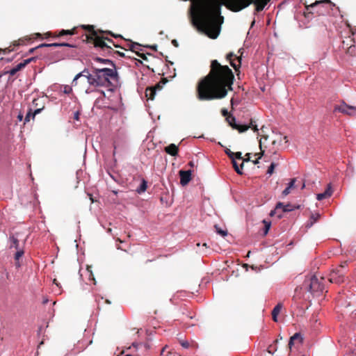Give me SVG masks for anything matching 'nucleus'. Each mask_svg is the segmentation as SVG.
I'll return each mask as SVG.
<instances>
[{
  "label": "nucleus",
  "instance_id": "6ab92c4d",
  "mask_svg": "<svg viewBox=\"0 0 356 356\" xmlns=\"http://www.w3.org/2000/svg\"><path fill=\"white\" fill-rule=\"evenodd\" d=\"M26 63H20L17 64L15 67L10 69L9 71L6 72V73L9 74L11 76H14L17 72L20 71L22 69L25 67Z\"/></svg>",
  "mask_w": 356,
  "mask_h": 356
},
{
  "label": "nucleus",
  "instance_id": "a18cd8bd",
  "mask_svg": "<svg viewBox=\"0 0 356 356\" xmlns=\"http://www.w3.org/2000/svg\"><path fill=\"white\" fill-rule=\"evenodd\" d=\"M60 52V51H56L53 54L51 58V62L52 63H54L53 61L54 59L56 58L58 56H59L60 54H58V53Z\"/></svg>",
  "mask_w": 356,
  "mask_h": 356
},
{
  "label": "nucleus",
  "instance_id": "9d476101",
  "mask_svg": "<svg viewBox=\"0 0 356 356\" xmlns=\"http://www.w3.org/2000/svg\"><path fill=\"white\" fill-rule=\"evenodd\" d=\"M334 111H338L349 115H353V111H356V107L347 105L344 102L341 104L334 106Z\"/></svg>",
  "mask_w": 356,
  "mask_h": 356
},
{
  "label": "nucleus",
  "instance_id": "de8ad7c7",
  "mask_svg": "<svg viewBox=\"0 0 356 356\" xmlns=\"http://www.w3.org/2000/svg\"><path fill=\"white\" fill-rule=\"evenodd\" d=\"M280 340H282V337L281 334H279L277 339L274 341V344L277 346Z\"/></svg>",
  "mask_w": 356,
  "mask_h": 356
},
{
  "label": "nucleus",
  "instance_id": "79ce46f5",
  "mask_svg": "<svg viewBox=\"0 0 356 356\" xmlns=\"http://www.w3.org/2000/svg\"><path fill=\"white\" fill-rule=\"evenodd\" d=\"M226 154L230 158L232 159V160H233V159H235L234 157V154L235 153L232 152L229 149H226L225 150Z\"/></svg>",
  "mask_w": 356,
  "mask_h": 356
},
{
  "label": "nucleus",
  "instance_id": "603ef678",
  "mask_svg": "<svg viewBox=\"0 0 356 356\" xmlns=\"http://www.w3.org/2000/svg\"><path fill=\"white\" fill-rule=\"evenodd\" d=\"M241 155H242V154L240 152H238L235 153V154H234L236 158L238 159H242V156Z\"/></svg>",
  "mask_w": 356,
  "mask_h": 356
},
{
  "label": "nucleus",
  "instance_id": "f03ea898",
  "mask_svg": "<svg viewBox=\"0 0 356 356\" xmlns=\"http://www.w3.org/2000/svg\"><path fill=\"white\" fill-rule=\"evenodd\" d=\"M211 72L197 84V97L200 100L222 99L227 94V88L232 90L234 75L227 65H221L218 60L211 63Z\"/></svg>",
  "mask_w": 356,
  "mask_h": 356
},
{
  "label": "nucleus",
  "instance_id": "0eeeda50",
  "mask_svg": "<svg viewBox=\"0 0 356 356\" xmlns=\"http://www.w3.org/2000/svg\"><path fill=\"white\" fill-rule=\"evenodd\" d=\"M301 288L310 292L314 296H318L324 290V284L318 280L315 275H313L304 280Z\"/></svg>",
  "mask_w": 356,
  "mask_h": 356
},
{
  "label": "nucleus",
  "instance_id": "c9c22d12",
  "mask_svg": "<svg viewBox=\"0 0 356 356\" xmlns=\"http://www.w3.org/2000/svg\"><path fill=\"white\" fill-rule=\"evenodd\" d=\"M179 300L184 297H191L192 294L185 290H179Z\"/></svg>",
  "mask_w": 356,
  "mask_h": 356
},
{
  "label": "nucleus",
  "instance_id": "f704fd0d",
  "mask_svg": "<svg viewBox=\"0 0 356 356\" xmlns=\"http://www.w3.org/2000/svg\"><path fill=\"white\" fill-rule=\"evenodd\" d=\"M179 345L185 349H188L191 346L190 343L187 340H183L181 338H179Z\"/></svg>",
  "mask_w": 356,
  "mask_h": 356
},
{
  "label": "nucleus",
  "instance_id": "ea45409f",
  "mask_svg": "<svg viewBox=\"0 0 356 356\" xmlns=\"http://www.w3.org/2000/svg\"><path fill=\"white\" fill-rule=\"evenodd\" d=\"M72 87H74L72 85V86H68V85L64 86L63 89V92L65 94H67V95L72 93Z\"/></svg>",
  "mask_w": 356,
  "mask_h": 356
},
{
  "label": "nucleus",
  "instance_id": "e2e57ef3",
  "mask_svg": "<svg viewBox=\"0 0 356 356\" xmlns=\"http://www.w3.org/2000/svg\"><path fill=\"white\" fill-rule=\"evenodd\" d=\"M349 171L353 172V168L351 165L348 166L347 172H349Z\"/></svg>",
  "mask_w": 356,
  "mask_h": 356
},
{
  "label": "nucleus",
  "instance_id": "6e6d98bb",
  "mask_svg": "<svg viewBox=\"0 0 356 356\" xmlns=\"http://www.w3.org/2000/svg\"><path fill=\"white\" fill-rule=\"evenodd\" d=\"M113 52H114L115 54H118L121 57H124V54L122 53V52H120V51H113Z\"/></svg>",
  "mask_w": 356,
  "mask_h": 356
},
{
  "label": "nucleus",
  "instance_id": "ddd939ff",
  "mask_svg": "<svg viewBox=\"0 0 356 356\" xmlns=\"http://www.w3.org/2000/svg\"><path fill=\"white\" fill-rule=\"evenodd\" d=\"M301 205L300 204H291L290 203L284 204L282 202H278L275 205V209H282L284 213L292 211L296 209H299Z\"/></svg>",
  "mask_w": 356,
  "mask_h": 356
},
{
  "label": "nucleus",
  "instance_id": "052dcab7",
  "mask_svg": "<svg viewBox=\"0 0 356 356\" xmlns=\"http://www.w3.org/2000/svg\"><path fill=\"white\" fill-rule=\"evenodd\" d=\"M222 115H224V116H227V113H228V111H227V110H226V109H222Z\"/></svg>",
  "mask_w": 356,
  "mask_h": 356
},
{
  "label": "nucleus",
  "instance_id": "09e8293b",
  "mask_svg": "<svg viewBox=\"0 0 356 356\" xmlns=\"http://www.w3.org/2000/svg\"><path fill=\"white\" fill-rule=\"evenodd\" d=\"M78 81H79V87L76 86L75 88H77L79 89H81L83 88L82 85L85 83V79H83L81 81H79V79Z\"/></svg>",
  "mask_w": 356,
  "mask_h": 356
},
{
  "label": "nucleus",
  "instance_id": "864d4df0",
  "mask_svg": "<svg viewBox=\"0 0 356 356\" xmlns=\"http://www.w3.org/2000/svg\"><path fill=\"white\" fill-rule=\"evenodd\" d=\"M138 55L141 58H143V60H147V57L145 54H138Z\"/></svg>",
  "mask_w": 356,
  "mask_h": 356
},
{
  "label": "nucleus",
  "instance_id": "aec40b11",
  "mask_svg": "<svg viewBox=\"0 0 356 356\" xmlns=\"http://www.w3.org/2000/svg\"><path fill=\"white\" fill-rule=\"evenodd\" d=\"M165 151L168 154L175 156L178 153V147L175 144H170V145L165 147Z\"/></svg>",
  "mask_w": 356,
  "mask_h": 356
},
{
  "label": "nucleus",
  "instance_id": "1a4fd4ad",
  "mask_svg": "<svg viewBox=\"0 0 356 356\" xmlns=\"http://www.w3.org/2000/svg\"><path fill=\"white\" fill-rule=\"evenodd\" d=\"M226 120L230 127H232L233 129H237L240 133L245 132L248 129V127L245 124H238L236 122L235 117L232 115L227 116Z\"/></svg>",
  "mask_w": 356,
  "mask_h": 356
},
{
  "label": "nucleus",
  "instance_id": "c03bdc74",
  "mask_svg": "<svg viewBox=\"0 0 356 356\" xmlns=\"http://www.w3.org/2000/svg\"><path fill=\"white\" fill-rule=\"evenodd\" d=\"M35 59H36L35 57H32V58L24 60L22 63H26V65L29 63H30L31 62L35 60Z\"/></svg>",
  "mask_w": 356,
  "mask_h": 356
},
{
  "label": "nucleus",
  "instance_id": "393cba45",
  "mask_svg": "<svg viewBox=\"0 0 356 356\" xmlns=\"http://www.w3.org/2000/svg\"><path fill=\"white\" fill-rule=\"evenodd\" d=\"M43 108L44 106H42V108L35 109L33 112L30 109L25 117V122H29L31 118H34L35 115L39 113Z\"/></svg>",
  "mask_w": 356,
  "mask_h": 356
},
{
  "label": "nucleus",
  "instance_id": "8fccbe9b",
  "mask_svg": "<svg viewBox=\"0 0 356 356\" xmlns=\"http://www.w3.org/2000/svg\"><path fill=\"white\" fill-rule=\"evenodd\" d=\"M90 268H91L90 266H88L87 267V270L90 273V279L95 280L94 277H93V275L92 273V271H91Z\"/></svg>",
  "mask_w": 356,
  "mask_h": 356
},
{
  "label": "nucleus",
  "instance_id": "9b49d317",
  "mask_svg": "<svg viewBox=\"0 0 356 356\" xmlns=\"http://www.w3.org/2000/svg\"><path fill=\"white\" fill-rule=\"evenodd\" d=\"M70 47V48H74L76 46L75 44H70V43H66V42H61V43L54 42V43H50V44L43 43V44H40V45H38V47H36L35 48L31 49L29 51V52L30 54H32L37 49L42 48V47Z\"/></svg>",
  "mask_w": 356,
  "mask_h": 356
},
{
  "label": "nucleus",
  "instance_id": "5701e85b",
  "mask_svg": "<svg viewBox=\"0 0 356 356\" xmlns=\"http://www.w3.org/2000/svg\"><path fill=\"white\" fill-rule=\"evenodd\" d=\"M296 179L295 178L291 179L289 182L287 187L282 191V195L286 196L291 192V189L294 188Z\"/></svg>",
  "mask_w": 356,
  "mask_h": 356
},
{
  "label": "nucleus",
  "instance_id": "39448f33",
  "mask_svg": "<svg viewBox=\"0 0 356 356\" xmlns=\"http://www.w3.org/2000/svg\"><path fill=\"white\" fill-rule=\"evenodd\" d=\"M270 0H227V6L234 12H238L248 7L251 3L255 5L254 15L263 10Z\"/></svg>",
  "mask_w": 356,
  "mask_h": 356
},
{
  "label": "nucleus",
  "instance_id": "3c124183",
  "mask_svg": "<svg viewBox=\"0 0 356 356\" xmlns=\"http://www.w3.org/2000/svg\"><path fill=\"white\" fill-rule=\"evenodd\" d=\"M106 33L111 35V36H113L114 38H118V37L122 38V36L120 35H115L111 31H106Z\"/></svg>",
  "mask_w": 356,
  "mask_h": 356
},
{
  "label": "nucleus",
  "instance_id": "e433bc0d",
  "mask_svg": "<svg viewBox=\"0 0 356 356\" xmlns=\"http://www.w3.org/2000/svg\"><path fill=\"white\" fill-rule=\"evenodd\" d=\"M277 348L275 344H271L268 346L267 351L270 355H274L275 352L277 351Z\"/></svg>",
  "mask_w": 356,
  "mask_h": 356
},
{
  "label": "nucleus",
  "instance_id": "13d9d810",
  "mask_svg": "<svg viewBox=\"0 0 356 356\" xmlns=\"http://www.w3.org/2000/svg\"><path fill=\"white\" fill-rule=\"evenodd\" d=\"M250 153H248L245 156H248L247 159H244L243 161H249L250 160Z\"/></svg>",
  "mask_w": 356,
  "mask_h": 356
},
{
  "label": "nucleus",
  "instance_id": "bf43d9fd",
  "mask_svg": "<svg viewBox=\"0 0 356 356\" xmlns=\"http://www.w3.org/2000/svg\"><path fill=\"white\" fill-rule=\"evenodd\" d=\"M172 43L173 44V45H174L175 47H178V41H177V40H173L172 41Z\"/></svg>",
  "mask_w": 356,
  "mask_h": 356
},
{
  "label": "nucleus",
  "instance_id": "338daca9",
  "mask_svg": "<svg viewBox=\"0 0 356 356\" xmlns=\"http://www.w3.org/2000/svg\"><path fill=\"white\" fill-rule=\"evenodd\" d=\"M37 101H38L37 99H33V104H35V105H38V104H37V102H36Z\"/></svg>",
  "mask_w": 356,
  "mask_h": 356
},
{
  "label": "nucleus",
  "instance_id": "69168bd1",
  "mask_svg": "<svg viewBox=\"0 0 356 356\" xmlns=\"http://www.w3.org/2000/svg\"><path fill=\"white\" fill-rule=\"evenodd\" d=\"M54 283L56 285V286H59V284L57 282V280L56 279L54 280Z\"/></svg>",
  "mask_w": 356,
  "mask_h": 356
},
{
  "label": "nucleus",
  "instance_id": "5fc2aeb1",
  "mask_svg": "<svg viewBox=\"0 0 356 356\" xmlns=\"http://www.w3.org/2000/svg\"><path fill=\"white\" fill-rule=\"evenodd\" d=\"M182 316H183V318H182L183 320H184V319H185V318H192V316H189V315H188V314H185V312H182Z\"/></svg>",
  "mask_w": 356,
  "mask_h": 356
},
{
  "label": "nucleus",
  "instance_id": "2f4dec72",
  "mask_svg": "<svg viewBox=\"0 0 356 356\" xmlns=\"http://www.w3.org/2000/svg\"><path fill=\"white\" fill-rule=\"evenodd\" d=\"M234 56V54L232 52L229 53L227 55V59L229 60L230 65L236 70L238 67H239L240 65H237L234 61L232 59V58Z\"/></svg>",
  "mask_w": 356,
  "mask_h": 356
},
{
  "label": "nucleus",
  "instance_id": "774afa93",
  "mask_svg": "<svg viewBox=\"0 0 356 356\" xmlns=\"http://www.w3.org/2000/svg\"><path fill=\"white\" fill-rule=\"evenodd\" d=\"M74 118H75L76 120H78V119H79V114H78V113H76Z\"/></svg>",
  "mask_w": 356,
  "mask_h": 356
},
{
  "label": "nucleus",
  "instance_id": "cd10ccee",
  "mask_svg": "<svg viewBox=\"0 0 356 356\" xmlns=\"http://www.w3.org/2000/svg\"><path fill=\"white\" fill-rule=\"evenodd\" d=\"M262 222L264 225V229H263V234H264V236H266V235L268 234V233L269 232V229H270V226H271V222L264 219V220H262Z\"/></svg>",
  "mask_w": 356,
  "mask_h": 356
},
{
  "label": "nucleus",
  "instance_id": "a878e982",
  "mask_svg": "<svg viewBox=\"0 0 356 356\" xmlns=\"http://www.w3.org/2000/svg\"><path fill=\"white\" fill-rule=\"evenodd\" d=\"M94 60L99 62V63H102L103 64H110L113 67L112 69H116L115 65L113 63V62L112 60H111L109 59H104V58H102L99 57H95L94 58Z\"/></svg>",
  "mask_w": 356,
  "mask_h": 356
},
{
  "label": "nucleus",
  "instance_id": "58836bf2",
  "mask_svg": "<svg viewBox=\"0 0 356 356\" xmlns=\"http://www.w3.org/2000/svg\"><path fill=\"white\" fill-rule=\"evenodd\" d=\"M332 273L336 274L337 275H339L340 273H343V278H344L345 270H344V267L343 266H341L339 268L333 270Z\"/></svg>",
  "mask_w": 356,
  "mask_h": 356
},
{
  "label": "nucleus",
  "instance_id": "f257e3e1",
  "mask_svg": "<svg viewBox=\"0 0 356 356\" xmlns=\"http://www.w3.org/2000/svg\"><path fill=\"white\" fill-rule=\"evenodd\" d=\"M222 5L220 0H191V20L199 33L211 39L218 38L224 19Z\"/></svg>",
  "mask_w": 356,
  "mask_h": 356
},
{
  "label": "nucleus",
  "instance_id": "4468645a",
  "mask_svg": "<svg viewBox=\"0 0 356 356\" xmlns=\"http://www.w3.org/2000/svg\"><path fill=\"white\" fill-rule=\"evenodd\" d=\"M59 56H58L56 58L54 59V62H58L61 60H64L65 58H70L72 57H74L76 55V53L73 50H70L68 49H63L60 51V52L58 53Z\"/></svg>",
  "mask_w": 356,
  "mask_h": 356
},
{
  "label": "nucleus",
  "instance_id": "a211bd4d",
  "mask_svg": "<svg viewBox=\"0 0 356 356\" xmlns=\"http://www.w3.org/2000/svg\"><path fill=\"white\" fill-rule=\"evenodd\" d=\"M329 280L332 283L340 284L344 280V278H343V273H340L339 275H337L336 274L331 273Z\"/></svg>",
  "mask_w": 356,
  "mask_h": 356
},
{
  "label": "nucleus",
  "instance_id": "72a5a7b5",
  "mask_svg": "<svg viewBox=\"0 0 356 356\" xmlns=\"http://www.w3.org/2000/svg\"><path fill=\"white\" fill-rule=\"evenodd\" d=\"M245 125L248 127V129L249 128L252 129L254 132H257L259 131V129L257 128V125L256 124V122L254 121L253 120H250L249 125H247V124H245Z\"/></svg>",
  "mask_w": 356,
  "mask_h": 356
},
{
  "label": "nucleus",
  "instance_id": "f8f14e48",
  "mask_svg": "<svg viewBox=\"0 0 356 356\" xmlns=\"http://www.w3.org/2000/svg\"><path fill=\"white\" fill-rule=\"evenodd\" d=\"M192 179V170H179V184L184 186L187 185Z\"/></svg>",
  "mask_w": 356,
  "mask_h": 356
},
{
  "label": "nucleus",
  "instance_id": "6e6552de",
  "mask_svg": "<svg viewBox=\"0 0 356 356\" xmlns=\"http://www.w3.org/2000/svg\"><path fill=\"white\" fill-rule=\"evenodd\" d=\"M168 81L167 78H162L161 81L156 83L154 86L148 87L145 90V96L149 99H154L156 91L157 90H161L162 88V86L161 84H165Z\"/></svg>",
  "mask_w": 356,
  "mask_h": 356
},
{
  "label": "nucleus",
  "instance_id": "473e14b6",
  "mask_svg": "<svg viewBox=\"0 0 356 356\" xmlns=\"http://www.w3.org/2000/svg\"><path fill=\"white\" fill-rule=\"evenodd\" d=\"M319 218H320V214H319V213H312V214L311 215L310 218H311L313 221H312V222H310V224H309V225H308L307 226H308V227H311V226H312V225H313L314 222H316L318 220V219Z\"/></svg>",
  "mask_w": 356,
  "mask_h": 356
},
{
  "label": "nucleus",
  "instance_id": "49530a36",
  "mask_svg": "<svg viewBox=\"0 0 356 356\" xmlns=\"http://www.w3.org/2000/svg\"><path fill=\"white\" fill-rule=\"evenodd\" d=\"M139 46L138 44L137 43H133L131 45V50L133 51H136V49H138V47Z\"/></svg>",
  "mask_w": 356,
  "mask_h": 356
},
{
  "label": "nucleus",
  "instance_id": "4d7b16f0",
  "mask_svg": "<svg viewBox=\"0 0 356 356\" xmlns=\"http://www.w3.org/2000/svg\"><path fill=\"white\" fill-rule=\"evenodd\" d=\"M277 209H273V210H271L270 212V216H273L275 215L276 212H277Z\"/></svg>",
  "mask_w": 356,
  "mask_h": 356
},
{
  "label": "nucleus",
  "instance_id": "4c0bfd02",
  "mask_svg": "<svg viewBox=\"0 0 356 356\" xmlns=\"http://www.w3.org/2000/svg\"><path fill=\"white\" fill-rule=\"evenodd\" d=\"M215 228H216V232L218 234L221 235L222 236H226L227 235V232L226 230L222 229L218 225H215Z\"/></svg>",
  "mask_w": 356,
  "mask_h": 356
},
{
  "label": "nucleus",
  "instance_id": "423d86ee",
  "mask_svg": "<svg viewBox=\"0 0 356 356\" xmlns=\"http://www.w3.org/2000/svg\"><path fill=\"white\" fill-rule=\"evenodd\" d=\"M334 6L330 0H319L305 6V16H309L314 13L318 15H325L330 13Z\"/></svg>",
  "mask_w": 356,
  "mask_h": 356
},
{
  "label": "nucleus",
  "instance_id": "680f3d73",
  "mask_svg": "<svg viewBox=\"0 0 356 356\" xmlns=\"http://www.w3.org/2000/svg\"><path fill=\"white\" fill-rule=\"evenodd\" d=\"M52 35V33L51 32H47V33H45V37L46 38H48V37H51Z\"/></svg>",
  "mask_w": 356,
  "mask_h": 356
},
{
  "label": "nucleus",
  "instance_id": "b1692460",
  "mask_svg": "<svg viewBox=\"0 0 356 356\" xmlns=\"http://www.w3.org/2000/svg\"><path fill=\"white\" fill-rule=\"evenodd\" d=\"M282 307V305L281 303H278L277 305H275L272 311V318L275 322H277V315L280 313Z\"/></svg>",
  "mask_w": 356,
  "mask_h": 356
},
{
  "label": "nucleus",
  "instance_id": "4be33fe9",
  "mask_svg": "<svg viewBox=\"0 0 356 356\" xmlns=\"http://www.w3.org/2000/svg\"><path fill=\"white\" fill-rule=\"evenodd\" d=\"M24 252L23 250L19 249V250H17V252L15 254V257H14L15 261V265L16 268H17L21 266L19 259L24 255Z\"/></svg>",
  "mask_w": 356,
  "mask_h": 356
},
{
  "label": "nucleus",
  "instance_id": "20e7f679",
  "mask_svg": "<svg viewBox=\"0 0 356 356\" xmlns=\"http://www.w3.org/2000/svg\"><path fill=\"white\" fill-rule=\"evenodd\" d=\"M82 27L89 32L88 35H85L87 42L92 43L95 47L99 48L100 50L104 52V56L109 55L113 51L111 45H113L115 47H120L119 45L115 44L113 40L107 37L99 35V32H104L102 31H95L94 26L83 25Z\"/></svg>",
  "mask_w": 356,
  "mask_h": 356
},
{
  "label": "nucleus",
  "instance_id": "dca6fc26",
  "mask_svg": "<svg viewBox=\"0 0 356 356\" xmlns=\"http://www.w3.org/2000/svg\"><path fill=\"white\" fill-rule=\"evenodd\" d=\"M346 26L349 29L348 38H350V47H351L354 46L355 42L354 36L356 35V28L351 26V25L348 23L346 24Z\"/></svg>",
  "mask_w": 356,
  "mask_h": 356
},
{
  "label": "nucleus",
  "instance_id": "c756f323",
  "mask_svg": "<svg viewBox=\"0 0 356 356\" xmlns=\"http://www.w3.org/2000/svg\"><path fill=\"white\" fill-rule=\"evenodd\" d=\"M197 246L199 248V249L197 250V252H199L201 254H207V249L208 248L207 244L206 243H204L203 244L197 243Z\"/></svg>",
  "mask_w": 356,
  "mask_h": 356
},
{
  "label": "nucleus",
  "instance_id": "a19ab883",
  "mask_svg": "<svg viewBox=\"0 0 356 356\" xmlns=\"http://www.w3.org/2000/svg\"><path fill=\"white\" fill-rule=\"evenodd\" d=\"M275 166H276V164L274 162H272L268 168V170L266 172L267 175L270 176L273 173Z\"/></svg>",
  "mask_w": 356,
  "mask_h": 356
},
{
  "label": "nucleus",
  "instance_id": "c85d7f7f",
  "mask_svg": "<svg viewBox=\"0 0 356 356\" xmlns=\"http://www.w3.org/2000/svg\"><path fill=\"white\" fill-rule=\"evenodd\" d=\"M10 240L11 241L10 248H14L16 250L20 249L19 247V241L16 237L12 236L10 237Z\"/></svg>",
  "mask_w": 356,
  "mask_h": 356
},
{
  "label": "nucleus",
  "instance_id": "37998d69",
  "mask_svg": "<svg viewBox=\"0 0 356 356\" xmlns=\"http://www.w3.org/2000/svg\"><path fill=\"white\" fill-rule=\"evenodd\" d=\"M256 155H259V156H258V158H257L256 160H254V161H252L254 164H257V163H259V159L261 158V156L264 155V151H261V153H259V154H257Z\"/></svg>",
  "mask_w": 356,
  "mask_h": 356
},
{
  "label": "nucleus",
  "instance_id": "0e129e2a",
  "mask_svg": "<svg viewBox=\"0 0 356 356\" xmlns=\"http://www.w3.org/2000/svg\"><path fill=\"white\" fill-rule=\"evenodd\" d=\"M23 41H24V40H23V39L19 40V42H18V43H17V44H16V45H19L20 44H22Z\"/></svg>",
  "mask_w": 356,
  "mask_h": 356
},
{
  "label": "nucleus",
  "instance_id": "f3484780",
  "mask_svg": "<svg viewBox=\"0 0 356 356\" xmlns=\"http://www.w3.org/2000/svg\"><path fill=\"white\" fill-rule=\"evenodd\" d=\"M76 29L74 28L71 30H65V29H63L61 30L60 31H59L58 33H52V35L51 37H54V38H58V37H62V36H64V35H74L76 33Z\"/></svg>",
  "mask_w": 356,
  "mask_h": 356
},
{
  "label": "nucleus",
  "instance_id": "7ed1b4c3",
  "mask_svg": "<svg viewBox=\"0 0 356 356\" xmlns=\"http://www.w3.org/2000/svg\"><path fill=\"white\" fill-rule=\"evenodd\" d=\"M82 77L87 80L90 86L93 87H110L113 86L111 81L116 82L118 81L116 69L98 68L92 66V73H90L88 69L85 68L74 76L72 80V86L79 87L78 80Z\"/></svg>",
  "mask_w": 356,
  "mask_h": 356
},
{
  "label": "nucleus",
  "instance_id": "412c9836",
  "mask_svg": "<svg viewBox=\"0 0 356 356\" xmlns=\"http://www.w3.org/2000/svg\"><path fill=\"white\" fill-rule=\"evenodd\" d=\"M298 339H300V342H302L303 340V338L300 332H296L292 337H290L289 341V347L290 349H291L292 346L294 345V341H296V340Z\"/></svg>",
  "mask_w": 356,
  "mask_h": 356
},
{
  "label": "nucleus",
  "instance_id": "2eb2a0df",
  "mask_svg": "<svg viewBox=\"0 0 356 356\" xmlns=\"http://www.w3.org/2000/svg\"><path fill=\"white\" fill-rule=\"evenodd\" d=\"M332 191L330 184H329L323 193H318L316 195V199L318 201H321L324 199L328 198L332 195Z\"/></svg>",
  "mask_w": 356,
  "mask_h": 356
},
{
  "label": "nucleus",
  "instance_id": "bb28decb",
  "mask_svg": "<svg viewBox=\"0 0 356 356\" xmlns=\"http://www.w3.org/2000/svg\"><path fill=\"white\" fill-rule=\"evenodd\" d=\"M147 187V181L144 179H143L141 180V183H140V186L136 189V191L138 193L140 194L142 193H144L146 191Z\"/></svg>",
  "mask_w": 356,
  "mask_h": 356
},
{
  "label": "nucleus",
  "instance_id": "7c9ffc66",
  "mask_svg": "<svg viewBox=\"0 0 356 356\" xmlns=\"http://www.w3.org/2000/svg\"><path fill=\"white\" fill-rule=\"evenodd\" d=\"M232 164H233V167H234L235 171L237 172V174L243 175V172L242 171V168L243 166V163H241V168H239L235 159H233Z\"/></svg>",
  "mask_w": 356,
  "mask_h": 356
}]
</instances>
